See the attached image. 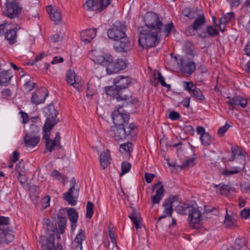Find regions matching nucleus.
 Masks as SVG:
<instances>
[{
	"label": "nucleus",
	"instance_id": "f257e3e1",
	"mask_svg": "<svg viewBox=\"0 0 250 250\" xmlns=\"http://www.w3.org/2000/svg\"><path fill=\"white\" fill-rule=\"evenodd\" d=\"M145 26L140 28L139 44L143 48L153 47L160 42L162 36L168 37L174 27L171 22L164 24L159 16L153 12H147L144 17Z\"/></svg>",
	"mask_w": 250,
	"mask_h": 250
},
{
	"label": "nucleus",
	"instance_id": "f03ea898",
	"mask_svg": "<svg viewBox=\"0 0 250 250\" xmlns=\"http://www.w3.org/2000/svg\"><path fill=\"white\" fill-rule=\"evenodd\" d=\"M125 31V23L119 21H116L107 30L109 38L118 42L114 44V49L116 52H127L131 49L132 44L129 38L126 36Z\"/></svg>",
	"mask_w": 250,
	"mask_h": 250
},
{
	"label": "nucleus",
	"instance_id": "7ed1b4c3",
	"mask_svg": "<svg viewBox=\"0 0 250 250\" xmlns=\"http://www.w3.org/2000/svg\"><path fill=\"white\" fill-rule=\"evenodd\" d=\"M109 135L116 141H123L128 136L133 137L137 134L135 125L130 123L128 126L116 125L112 126L108 131Z\"/></svg>",
	"mask_w": 250,
	"mask_h": 250
},
{
	"label": "nucleus",
	"instance_id": "20e7f679",
	"mask_svg": "<svg viewBox=\"0 0 250 250\" xmlns=\"http://www.w3.org/2000/svg\"><path fill=\"white\" fill-rule=\"evenodd\" d=\"M44 223L46 226V230L50 231L49 236L46 238L45 236H41L40 237V241L42 244V250H62V246L60 244H57L55 246V234L57 230L52 224L50 223V221L48 219H44Z\"/></svg>",
	"mask_w": 250,
	"mask_h": 250
},
{
	"label": "nucleus",
	"instance_id": "39448f33",
	"mask_svg": "<svg viewBox=\"0 0 250 250\" xmlns=\"http://www.w3.org/2000/svg\"><path fill=\"white\" fill-rule=\"evenodd\" d=\"M43 112L46 120L43 125V131H51L53 127L59 122L57 117L58 112L55 109L53 104H51L44 108Z\"/></svg>",
	"mask_w": 250,
	"mask_h": 250
},
{
	"label": "nucleus",
	"instance_id": "423d86ee",
	"mask_svg": "<svg viewBox=\"0 0 250 250\" xmlns=\"http://www.w3.org/2000/svg\"><path fill=\"white\" fill-rule=\"evenodd\" d=\"M19 0H6V9L3 12L5 16L10 19H15L20 16L22 9Z\"/></svg>",
	"mask_w": 250,
	"mask_h": 250
},
{
	"label": "nucleus",
	"instance_id": "0eeeda50",
	"mask_svg": "<svg viewBox=\"0 0 250 250\" xmlns=\"http://www.w3.org/2000/svg\"><path fill=\"white\" fill-rule=\"evenodd\" d=\"M112 113L113 122L115 125L128 126L129 114L125 110L122 111V106H119Z\"/></svg>",
	"mask_w": 250,
	"mask_h": 250
},
{
	"label": "nucleus",
	"instance_id": "6e6552de",
	"mask_svg": "<svg viewBox=\"0 0 250 250\" xmlns=\"http://www.w3.org/2000/svg\"><path fill=\"white\" fill-rule=\"evenodd\" d=\"M111 0H87L84 4V8L87 11L100 12L110 4Z\"/></svg>",
	"mask_w": 250,
	"mask_h": 250
},
{
	"label": "nucleus",
	"instance_id": "1a4fd4ad",
	"mask_svg": "<svg viewBox=\"0 0 250 250\" xmlns=\"http://www.w3.org/2000/svg\"><path fill=\"white\" fill-rule=\"evenodd\" d=\"M70 182V187L67 192L63 194V198L69 204L74 206L77 204L79 189L75 188L76 181L74 177L71 179Z\"/></svg>",
	"mask_w": 250,
	"mask_h": 250
},
{
	"label": "nucleus",
	"instance_id": "9d476101",
	"mask_svg": "<svg viewBox=\"0 0 250 250\" xmlns=\"http://www.w3.org/2000/svg\"><path fill=\"white\" fill-rule=\"evenodd\" d=\"M116 100L118 102L123 101L122 106L135 104L138 102V99L133 97L127 89H118Z\"/></svg>",
	"mask_w": 250,
	"mask_h": 250
},
{
	"label": "nucleus",
	"instance_id": "9b49d317",
	"mask_svg": "<svg viewBox=\"0 0 250 250\" xmlns=\"http://www.w3.org/2000/svg\"><path fill=\"white\" fill-rule=\"evenodd\" d=\"M231 152L232 157L228 160V162L229 163H232V165L238 163L240 165H241V164H244L245 166V151L238 146H234L231 147Z\"/></svg>",
	"mask_w": 250,
	"mask_h": 250
},
{
	"label": "nucleus",
	"instance_id": "f8f14e48",
	"mask_svg": "<svg viewBox=\"0 0 250 250\" xmlns=\"http://www.w3.org/2000/svg\"><path fill=\"white\" fill-rule=\"evenodd\" d=\"M188 219L190 221V226L193 228H199L201 220V213L198 208L191 205L188 211Z\"/></svg>",
	"mask_w": 250,
	"mask_h": 250
},
{
	"label": "nucleus",
	"instance_id": "ddd939ff",
	"mask_svg": "<svg viewBox=\"0 0 250 250\" xmlns=\"http://www.w3.org/2000/svg\"><path fill=\"white\" fill-rule=\"evenodd\" d=\"M176 202H178V196L177 195H171L168 198L165 199L163 205L165 209L163 211V214L159 217V220L166 217H172V205Z\"/></svg>",
	"mask_w": 250,
	"mask_h": 250
},
{
	"label": "nucleus",
	"instance_id": "4468645a",
	"mask_svg": "<svg viewBox=\"0 0 250 250\" xmlns=\"http://www.w3.org/2000/svg\"><path fill=\"white\" fill-rule=\"evenodd\" d=\"M179 67L181 71L184 74L188 75L192 74L196 69L195 63L189 59H180Z\"/></svg>",
	"mask_w": 250,
	"mask_h": 250
},
{
	"label": "nucleus",
	"instance_id": "2eb2a0df",
	"mask_svg": "<svg viewBox=\"0 0 250 250\" xmlns=\"http://www.w3.org/2000/svg\"><path fill=\"white\" fill-rule=\"evenodd\" d=\"M135 83V80L130 77L119 75L116 77L113 81V83L118 89H127L128 87Z\"/></svg>",
	"mask_w": 250,
	"mask_h": 250
},
{
	"label": "nucleus",
	"instance_id": "dca6fc26",
	"mask_svg": "<svg viewBox=\"0 0 250 250\" xmlns=\"http://www.w3.org/2000/svg\"><path fill=\"white\" fill-rule=\"evenodd\" d=\"M50 131L48 130L43 131V138L45 140V147L49 151L52 152L55 149H60L61 147V142L55 140H50Z\"/></svg>",
	"mask_w": 250,
	"mask_h": 250
},
{
	"label": "nucleus",
	"instance_id": "f3484780",
	"mask_svg": "<svg viewBox=\"0 0 250 250\" xmlns=\"http://www.w3.org/2000/svg\"><path fill=\"white\" fill-rule=\"evenodd\" d=\"M127 67V63L125 60L118 59L115 62H113L112 65H109L106 68L107 73L109 75L117 73L119 71L125 69Z\"/></svg>",
	"mask_w": 250,
	"mask_h": 250
},
{
	"label": "nucleus",
	"instance_id": "a211bd4d",
	"mask_svg": "<svg viewBox=\"0 0 250 250\" xmlns=\"http://www.w3.org/2000/svg\"><path fill=\"white\" fill-rule=\"evenodd\" d=\"M229 99L226 103L229 106V109L233 110L235 106H240L242 108H245L248 104L247 99L241 96H235L232 98L228 97Z\"/></svg>",
	"mask_w": 250,
	"mask_h": 250
},
{
	"label": "nucleus",
	"instance_id": "6ab92c4d",
	"mask_svg": "<svg viewBox=\"0 0 250 250\" xmlns=\"http://www.w3.org/2000/svg\"><path fill=\"white\" fill-rule=\"evenodd\" d=\"M226 166L229 167L230 168H226L221 172V174L226 177H229L241 172L245 167L244 164H241V165H232V163H229L228 161Z\"/></svg>",
	"mask_w": 250,
	"mask_h": 250
},
{
	"label": "nucleus",
	"instance_id": "aec40b11",
	"mask_svg": "<svg viewBox=\"0 0 250 250\" xmlns=\"http://www.w3.org/2000/svg\"><path fill=\"white\" fill-rule=\"evenodd\" d=\"M48 95V92L47 89L38 90L32 94L31 99V103L36 105L42 103L45 101Z\"/></svg>",
	"mask_w": 250,
	"mask_h": 250
},
{
	"label": "nucleus",
	"instance_id": "412c9836",
	"mask_svg": "<svg viewBox=\"0 0 250 250\" xmlns=\"http://www.w3.org/2000/svg\"><path fill=\"white\" fill-rule=\"evenodd\" d=\"M155 189H156V194L151 198L152 202L153 205L158 204L160 202L165 193L164 186L161 185V182L160 181H158L157 184L153 186L152 190H154Z\"/></svg>",
	"mask_w": 250,
	"mask_h": 250
},
{
	"label": "nucleus",
	"instance_id": "4be33fe9",
	"mask_svg": "<svg viewBox=\"0 0 250 250\" xmlns=\"http://www.w3.org/2000/svg\"><path fill=\"white\" fill-rule=\"evenodd\" d=\"M14 239V235L8 229L0 227V243L8 244Z\"/></svg>",
	"mask_w": 250,
	"mask_h": 250
},
{
	"label": "nucleus",
	"instance_id": "5701e85b",
	"mask_svg": "<svg viewBox=\"0 0 250 250\" xmlns=\"http://www.w3.org/2000/svg\"><path fill=\"white\" fill-rule=\"evenodd\" d=\"M85 238V233L84 230L82 229L79 230V233L74 241H72L71 247L73 250H82V242Z\"/></svg>",
	"mask_w": 250,
	"mask_h": 250
},
{
	"label": "nucleus",
	"instance_id": "b1692460",
	"mask_svg": "<svg viewBox=\"0 0 250 250\" xmlns=\"http://www.w3.org/2000/svg\"><path fill=\"white\" fill-rule=\"evenodd\" d=\"M96 33L95 28L83 30L80 32L81 40L85 43L90 42L95 37Z\"/></svg>",
	"mask_w": 250,
	"mask_h": 250
},
{
	"label": "nucleus",
	"instance_id": "393cba45",
	"mask_svg": "<svg viewBox=\"0 0 250 250\" xmlns=\"http://www.w3.org/2000/svg\"><path fill=\"white\" fill-rule=\"evenodd\" d=\"M96 62L103 66L108 68L109 65H112L113 62L112 56L108 54H104L96 59Z\"/></svg>",
	"mask_w": 250,
	"mask_h": 250
},
{
	"label": "nucleus",
	"instance_id": "a878e982",
	"mask_svg": "<svg viewBox=\"0 0 250 250\" xmlns=\"http://www.w3.org/2000/svg\"><path fill=\"white\" fill-rule=\"evenodd\" d=\"M46 10L49 13L50 19L53 21L56 24L59 23L62 20V14L60 11L52 8L51 5L47 6Z\"/></svg>",
	"mask_w": 250,
	"mask_h": 250
},
{
	"label": "nucleus",
	"instance_id": "bb28decb",
	"mask_svg": "<svg viewBox=\"0 0 250 250\" xmlns=\"http://www.w3.org/2000/svg\"><path fill=\"white\" fill-rule=\"evenodd\" d=\"M40 141L39 136L25 134L24 137V143L26 147H33L37 146Z\"/></svg>",
	"mask_w": 250,
	"mask_h": 250
},
{
	"label": "nucleus",
	"instance_id": "cd10ccee",
	"mask_svg": "<svg viewBox=\"0 0 250 250\" xmlns=\"http://www.w3.org/2000/svg\"><path fill=\"white\" fill-rule=\"evenodd\" d=\"M76 74L75 72L73 70H69L66 74V81L67 83H69L71 85L73 86L74 88L79 91V84L76 82Z\"/></svg>",
	"mask_w": 250,
	"mask_h": 250
},
{
	"label": "nucleus",
	"instance_id": "c85d7f7f",
	"mask_svg": "<svg viewBox=\"0 0 250 250\" xmlns=\"http://www.w3.org/2000/svg\"><path fill=\"white\" fill-rule=\"evenodd\" d=\"M128 217L132 221L137 229L141 228V216L135 208H132V212L130 215H128Z\"/></svg>",
	"mask_w": 250,
	"mask_h": 250
},
{
	"label": "nucleus",
	"instance_id": "c756f323",
	"mask_svg": "<svg viewBox=\"0 0 250 250\" xmlns=\"http://www.w3.org/2000/svg\"><path fill=\"white\" fill-rule=\"evenodd\" d=\"M19 28L17 26L14 28L7 30L5 34V39H6L11 44H14L17 41V31Z\"/></svg>",
	"mask_w": 250,
	"mask_h": 250
},
{
	"label": "nucleus",
	"instance_id": "7c9ffc66",
	"mask_svg": "<svg viewBox=\"0 0 250 250\" xmlns=\"http://www.w3.org/2000/svg\"><path fill=\"white\" fill-rule=\"evenodd\" d=\"M224 225L225 227L229 229H234L237 227L236 219L233 216L229 215L227 210H226V215L224 222Z\"/></svg>",
	"mask_w": 250,
	"mask_h": 250
},
{
	"label": "nucleus",
	"instance_id": "2f4dec72",
	"mask_svg": "<svg viewBox=\"0 0 250 250\" xmlns=\"http://www.w3.org/2000/svg\"><path fill=\"white\" fill-rule=\"evenodd\" d=\"M100 158L101 165L104 169H105L109 164L111 160L109 151L107 150L106 151L103 152L101 154Z\"/></svg>",
	"mask_w": 250,
	"mask_h": 250
},
{
	"label": "nucleus",
	"instance_id": "473e14b6",
	"mask_svg": "<svg viewBox=\"0 0 250 250\" xmlns=\"http://www.w3.org/2000/svg\"><path fill=\"white\" fill-rule=\"evenodd\" d=\"M12 75L9 70L0 72V85H6L10 82Z\"/></svg>",
	"mask_w": 250,
	"mask_h": 250
},
{
	"label": "nucleus",
	"instance_id": "72a5a7b5",
	"mask_svg": "<svg viewBox=\"0 0 250 250\" xmlns=\"http://www.w3.org/2000/svg\"><path fill=\"white\" fill-rule=\"evenodd\" d=\"M191 205L187 204L185 203L180 202L179 204L177 205L175 207V211L181 214L186 215L188 214V211Z\"/></svg>",
	"mask_w": 250,
	"mask_h": 250
},
{
	"label": "nucleus",
	"instance_id": "f704fd0d",
	"mask_svg": "<svg viewBox=\"0 0 250 250\" xmlns=\"http://www.w3.org/2000/svg\"><path fill=\"white\" fill-rule=\"evenodd\" d=\"M234 13L233 12H229L224 15L220 20V29L221 30V24L225 25L228 22L234 21Z\"/></svg>",
	"mask_w": 250,
	"mask_h": 250
},
{
	"label": "nucleus",
	"instance_id": "c9c22d12",
	"mask_svg": "<svg viewBox=\"0 0 250 250\" xmlns=\"http://www.w3.org/2000/svg\"><path fill=\"white\" fill-rule=\"evenodd\" d=\"M206 19L204 15H200L196 18L192 24V28L194 30H197L201 26L206 23Z\"/></svg>",
	"mask_w": 250,
	"mask_h": 250
},
{
	"label": "nucleus",
	"instance_id": "e433bc0d",
	"mask_svg": "<svg viewBox=\"0 0 250 250\" xmlns=\"http://www.w3.org/2000/svg\"><path fill=\"white\" fill-rule=\"evenodd\" d=\"M104 91L108 96L113 97L114 98L116 99L117 96V93L118 91V88L114 85L104 87Z\"/></svg>",
	"mask_w": 250,
	"mask_h": 250
},
{
	"label": "nucleus",
	"instance_id": "4c0bfd02",
	"mask_svg": "<svg viewBox=\"0 0 250 250\" xmlns=\"http://www.w3.org/2000/svg\"><path fill=\"white\" fill-rule=\"evenodd\" d=\"M67 215L69 219L73 224H76L78 218V214L74 208H70L67 210Z\"/></svg>",
	"mask_w": 250,
	"mask_h": 250
},
{
	"label": "nucleus",
	"instance_id": "58836bf2",
	"mask_svg": "<svg viewBox=\"0 0 250 250\" xmlns=\"http://www.w3.org/2000/svg\"><path fill=\"white\" fill-rule=\"evenodd\" d=\"M190 94L197 100L202 101L206 99L205 96L203 95L202 91L200 88H197L196 86L192 90Z\"/></svg>",
	"mask_w": 250,
	"mask_h": 250
},
{
	"label": "nucleus",
	"instance_id": "ea45409f",
	"mask_svg": "<svg viewBox=\"0 0 250 250\" xmlns=\"http://www.w3.org/2000/svg\"><path fill=\"white\" fill-rule=\"evenodd\" d=\"M26 134L39 136L40 137V127L35 124L30 125V128L28 130L26 131Z\"/></svg>",
	"mask_w": 250,
	"mask_h": 250
},
{
	"label": "nucleus",
	"instance_id": "a19ab883",
	"mask_svg": "<svg viewBox=\"0 0 250 250\" xmlns=\"http://www.w3.org/2000/svg\"><path fill=\"white\" fill-rule=\"evenodd\" d=\"M215 187L217 188V192H219L221 194H228L230 192L229 187L224 183H220L218 185H215Z\"/></svg>",
	"mask_w": 250,
	"mask_h": 250
},
{
	"label": "nucleus",
	"instance_id": "79ce46f5",
	"mask_svg": "<svg viewBox=\"0 0 250 250\" xmlns=\"http://www.w3.org/2000/svg\"><path fill=\"white\" fill-rule=\"evenodd\" d=\"M245 246L242 243V240L237 238L235 240V243L234 246H230L226 248L225 250H244Z\"/></svg>",
	"mask_w": 250,
	"mask_h": 250
},
{
	"label": "nucleus",
	"instance_id": "37998d69",
	"mask_svg": "<svg viewBox=\"0 0 250 250\" xmlns=\"http://www.w3.org/2000/svg\"><path fill=\"white\" fill-rule=\"evenodd\" d=\"M50 175L59 181H61L62 183H66L67 182V177L65 175L62 174L58 170L54 169L51 173Z\"/></svg>",
	"mask_w": 250,
	"mask_h": 250
},
{
	"label": "nucleus",
	"instance_id": "c03bdc74",
	"mask_svg": "<svg viewBox=\"0 0 250 250\" xmlns=\"http://www.w3.org/2000/svg\"><path fill=\"white\" fill-rule=\"evenodd\" d=\"M200 138L202 145L205 146H208L212 141V138L208 133L200 136Z\"/></svg>",
	"mask_w": 250,
	"mask_h": 250
},
{
	"label": "nucleus",
	"instance_id": "a18cd8bd",
	"mask_svg": "<svg viewBox=\"0 0 250 250\" xmlns=\"http://www.w3.org/2000/svg\"><path fill=\"white\" fill-rule=\"evenodd\" d=\"M120 150L121 152L130 153L133 150V145L131 143H126L120 146Z\"/></svg>",
	"mask_w": 250,
	"mask_h": 250
},
{
	"label": "nucleus",
	"instance_id": "49530a36",
	"mask_svg": "<svg viewBox=\"0 0 250 250\" xmlns=\"http://www.w3.org/2000/svg\"><path fill=\"white\" fill-rule=\"evenodd\" d=\"M195 159L191 157L188 160L184 161L181 165L177 166V167H180L181 169L185 168H188L190 167L194 166V161Z\"/></svg>",
	"mask_w": 250,
	"mask_h": 250
},
{
	"label": "nucleus",
	"instance_id": "de8ad7c7",
	"mask_svg": "<svg viewBox=\"0 0 250 250\" xmlns=\"http://www.w3.org/2000/svg\"><path fill=\"white\" fill-rule=\"evenodd\" d=\"M94 204L88 201L86 205V217L87 218H91L93 215Z\"/></svg>",
	"mask_w": 250,
	"mask_h": 250
},
{
	"label": "nucleus",
	"instance_id": "09e8293b",
	"mask_svg": "<svg viewBox=\"0 0 250 250\" xmlns=\"http://www.w3.org/2000/svg\"><path fill=\"white\" fill-rule=\"evenodd\" d=\"M131 167V165L129 162L125 161L123 162L121 165L122 172L120 176L127 173L130 170Z\"/></svg>",
	"mask_w": 250,
	"mask_h": 250
},
{
	"label": "nucleus",
	"instance_id": "8fccbe9b",
	"mask_svg": "<svg viewBox=\"0 0 250 250\" xmlns=\"http://www.w3.org/2000/svg\"><path fill=\"white\" fill-rule=\"evenodd\" d=\"M58 229L61 233L62 234L64 232L65 226L66 224V220L64 217L59 218Z\"/></svg>",
	"mask_w": 250,
	"mask_h": 250
},
{
	"label": "nucleus",
	"instance_id": "3c124183",
	"mask_svg": "<svg viewBox=\"0 0 250 250\" xmlns=\"http://www.w3.org/2000/svg\"><path fill=\"white\" fill-rule=\"evenodd\" d=\"M183 86L184 88V89L185 90L188 91L190 94L192 91V90L194 89V87H196L195 85H194L193 83L190 81V82H186L183 81Z\"/></svg>",
	"mask_w": 250,
	"mask_h": 250
},
{
	"label": "nucleus",
	"instance_id": "603ef678",
	"mask_svg": "<svg viewBox=\"0 0 250 250\" xmlns=\"http://www.w3.org/2000/svg\"><path fill=\"white\" fill-rule=\"evenodd\" d=\"M16 172L19 173V176H21L24 172V164L22 160H20L16 165Z\"/></svg>",
	"mask_w": 250,
	"mask_h": 250
},
{
	"label": "nucleus",
	"instance_id": "864d4df0",
	"mask_svg": "<svg viewBox=\"0 0 250 250\" xmlns=\"http://www.w3.org/2000/svg\"><path fill=\"white\" fill-rule=\"evenodd\" d=\"M206 33L211 37H215L219 34V32L215 28L212 26H208L206 28Z\"/></svg>",
	"mask_w": 250,
	"mask_h": 250
},
{
	"label": "nucleus",
	"instance_id": "5fc2aeb1",
	"mask_svg": "<svg viewBox=\"0 0 250 250\" xmlns=\"http://www.w3.org/2000/svg\"><path fill=\"white\" fill-rule=\"evenodd\" d=\"M9 224V218L0 215V227L8 229V225Z\"/></svg>",
	"mask_w": 250,
	"mask_h": 250
},
{
	"label": "nucleus",
	"instance_id": "6e6d98bb",
	"mask_svg": "<svg viewBox=\"0 0 250 250\" xmlns=\"http://www.w3.org/2000/svg\"><path fill=\"white\" fill-rule=\"evenodd\" d=\"M157 79L158 82L161 83L162 86L166 87L168 89H169L170 88V85L166 83L164 77L162 75V74L160 72L158 73Z\"/></svg>",
	"mask_w": 250,
	"mask_h": 250
},
{
	"label": "nucleus",
	"instance_id": "4d7b16f0",
	"mask_svg": "<svg viewBox=\"0 0 250 250\" xmlns=\"http://www.w3.org/2000/svg\"><path fill=\"white\" fill-rule=\"evenodd\" d=\"M229 127L230 125L226 123L224 126H221L219 128L217 132L218 134L220 136H224Z\"/></svg>",
	"mask_w": 250,
	"mask_h": 250
},
{
	"label": "nucleus",
	"instance_id": "13d9d810",
	"mask_svg": "<svg viewBox=\"0 0 250 250\" xmlns=\"http://www.w3.org/2000/svg\"><path fill=\"white\" fill-rule=\"evenodd\" d=\"M240 214L243 218L245 219L249 218L250 217V208H245L241 211Z\"/></svg>",
	"mask_w": 250,
	"mask_h": 250
},
{
	"label": "nucleus",
	"instance_id": "bf43d9fd",
	"mask_svg": "<svg viewBox=\"0 0 250 250\" xmlns=\"http://www.w3.org/2000/svg\"><path fill=\"white\" fill-rule=\"evenodd\" d=\"M181 116L180 114L175 111H171L169 114V118L173 121L177 120L180 119Z\"/></svg>",
	"mask_w": 250,
	"mask_h": 250
},
{
	"label": "nucleus",
	"instance_id": "052dcab7",
	"mask_svg": "<svg viewBox=\"0 0 250 250\" xmlns=\"http://www.w3.org/2000/svg\"><path fill=\"white\" fill-rule=\"evenodd\" d=\"M12 95V92L9 88L4 89L1 91V96L3 99H8Z\"/></svg>",
	"mask_w": 250,
	"mask_h": 250
},
{
	"label": "nucleus",
	"instance_id": "680f3d73",
	"mask_svg": "<svg viewBox=\"0 0 250 250\" xmlns=\"http://www.w3.org/2000/svg\"><path fill=\"white\" fill-rule=\"evenodd\" d=\"M155 175L153 174L150 173H146L145 178L147 183H150L152 182Z\"/></svg>",
	"mask_w": 250,
	"mask_h": 250
},
{
	"label": "nucleus",
	"instance_id": "e2e57ef3",
	"mask_svg": "<svg viewBox=\"0 0 250 250\" xmlns=\"http://www.w3.org/2000/svg\"><path fill=\"white\" fill-rule=\"evenodd\" d=\"M50 201V197L48 195L45 196L42 199V206L44 207V208H46L49 206Z\"/></svg>",
	"mask_w": 250,
	"mask_h": 250
},
{
	"label": "nucleus",
	"instance_id": "0e129e2a",
	"mask_svg": "<svg viewBox=\"0 0 250 250\" xmlns=\"http://www.w3.org/2000/svg\"><path fill=\"white\" fill-rule=\"evenodd\" d=\"M20 154L17 151H14L13 153L12 156L10 157V161H13V162H17L19 158Z\"/></svg>",
	"mask_w": 250,
	"mask_h": 250
},
{
	"label": "nucleus",
	"instance_id": "69168bd1",
	"mask_svg": "<svg viewBox=\"0 0 250 250\" xmlns=\"http://www.w3.org/2000/svg\"><path fill=\"white\" fill-rule=\"evenodd\" d=\"M200 15L198 14V13H197V10H195L192 8L188 18L190 19H192L194 18L196 19V18L198 17V16H199Z\"/></svg>",
	"mask_w": 250,
	"mask_h": 250
},
{
	"label": "nucleus",
	"instance_id": "338daca9",
	"mask_svg": "<svg viewBox=\"0 0 250 250\" xmlns=\"http://www.w3.org/2000/svg\"><path fill=\"white\" fill-rule=\"evenodd\" d=\"M20 113L21 114V118H22L23 123H27L29 121V117L28 114L22 111H21Z\"/></svg>",
	"mask_w": 250,
	"mask_h": 250
},
{
	"label": "nucleus",
	"instance_id": "774afa93",
	"mask_svg": "<svg viewBox=\"0 0 250 250\" xmlns=\"http://www.w3.org/2000/svg\"><path fill=\"white\" fill-rule=\"evenodd\" d=\"M244 51L245 54L249 56H250V41L248 42L247 44L245 47Z\"/></svg>",
	"mask_w": 250,
	"mask_h": 250
}]
</instances>
